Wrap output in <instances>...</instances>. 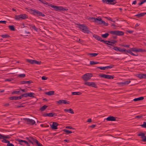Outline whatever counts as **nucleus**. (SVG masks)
Listing matches in <instances>:
<instances>
[{
  "label": "nucleus",
  "mask_w": 146,
  "mask_h": 146,
  "mask_svg": "<svg viewBox=\"0 0 146 146\" xmlns=\"http://www.w3.org/2000/svg\"><path fill=\"white\" fill-rule=\"evenodd\" d=\"M38 1H40L44 5H48L49 6H50L51 7L53 8L54 10L56 11H58V10H63V9L62 7L61 6H58L56 5H53L52 4H49L48 3L45 1L42 0H38Z\"/></svg>",
  "instance_id": "1"
},
{
  "label": "nucleus",
  "mask_w": 146,
  "mask_h": 146,
  "mask_svg": "<svg viewBox=\"0 0 146 146\" xmlns=\"http://www.w3.org/2000/svg\"><path fill=\"white\" fill-rule=\"evenodd\" d=\"M29 12H30L31 14L35 15L40 16L42 17H44L45 16L44 14L36 9L33 10L30 9L29 10Z\"/></svg>",
  "instance_id": "2"
},
{
  "label": "nucleus",
  "mask_w": 146,
  "mask_h": 146,
  "mask_svg": "<svg viewBox=\"0 0 146 146\" xmlns=\"http://www.w3.org/2000/svg\"><path fill=\"white\" fill-rule=\"evenodd\" d=\"M78 28L84 33L87 34H89L90 33V32L88 30L86 26L80 24H78Z\"/></svg>",
  "instance_id": "3"
},
{
  "label": "nucleus",
  "mask_w": 146,
  "mask_h": 146,
  "mask_svg": "<svg viewBox=\"0 0 146 146\" xmlns=\"http://www.w3.org/2000/svg\"><path fill=\"white\" fill-rule=\"evenodd\" d=\"M90 19H94V21L97 24L102 25V23L101 22L103 21L101 18L98 17L96 18L90 17Z\"/></svg>",
  "instance_id": "4"
},
{
  "label": "nucleus",
  "mask_w": 146,
  "mask_h": 146,
  "mask_svg": "<svg viewBox=\"0 0 146 146\" xmlns=\"http://www.w3.org/2000/svg\"><path fill=\"white\" fill-rule=\"evenodd\" d=\"M110 33L112 34L117 36H122L124 35V33L122 31H110Z\"/></svg>",
  "instance_id": "5"
},
{
  "label": "nucleus",
  "mask_w": 146,
  "mask_h": 146,
  "mask_svg": "<svg viewBox=\"0 0 146 146\" xmlns=\"http://www.w3.org/2000/svg\"><path fill=\"white\" fill-rule=\"evenodd\" d=\"M23 120L27 123L29 125H33L35 123V121L32 119L29 118H24Z\"/></svg>",
  "instance_id": "6"
},
{
  "label": "nucleus",
  "mask_w": 146,
  "mask_h": 146,
  "mask_svg": "<svg viewBox=\"0 0 146 146\" xmlns=\"http://www.w3.org/2000/svg\"><path fill=\"white\" fill-rule=\"evenodd\" d=\"M92 76V74L91 73H86L83 76V79L84 81H87L90 79L91 78Z\"/></svg>",
  "instance_id": "7"
},
{
  "label": "nucleus",
  "mask_w": 146,
  "mask_h": 146,
  "mask_svg": "<svg viewBox=\"0 0 146 146\" xmlns=\"http://www.w3.org/2000/svg\"><path fill=\"white\" fill-rule=\"evenodd\" d=\"M99 76L101 77L110 79H113L114 78V75H106L104 74H100L99 75Z\"/></svg>",
  "instance_id": "8"
},
{
  "label": "nucleus",
  "mask_w": 146,
  "mask_h": 146,
  "mask_svg": "<svg viewBox=\"0 0 146 146\" xmlns=\"http://www.w3.org/2000/svg\"><path fill=\"white\" fill-rule=\"evenodd\" d=\"M115 0H102V2L104 3L114 5L117 3Z\"/></svg>",
  "instance_id": "9"
},
{
  "label": "nucleus",
  "mask_w": 146,
  "mask_h": 146,
  "mask_svg": "<svg viewBox=\"0 0 146 146\" xmlns=\"http://www.w3.org/2000/svg\"><path fill=\"white\" fill-rule=\"evenodd\" d=\"M84 84L89 86H91L95 88H96L97 87L95 83L94 82H86L84 83Z\"/></svg>",
  "instance_id": "10"
},
{
  "label": "nucleus",
  "mask_w": 146,
  "mask_h": 146,
  "mask_svg": "<svg viewBox=\"0 0 146 146\" xmlns=\"http://www.w3.org/2000/svg\"><path fill=\"white\" fill-rule=\"evenodd\" d=\"M138 136H141L142 138V141L143 142H146V136H145V134L141 132L137 135Z\"/></svg>",
  "instance_id": "11"
},
{
  "label": "nucleus",
  "mask_w": 146,
  "mask_h": 146,
  "mask_svg": "<svg viewBox=\"0 0 146 146\" xmlns=\"http://www.w3.org/2000/svg\"><path fill=\"white\" fill-rule=\"evenodd\" d=\"M57 103L59 104H69V101H67L65 100H60L59 101L56 102Z\"/></svg>",
  "instance_id": "12"
},
{
  "label": "nucleus",
  "mask_w": 146,
  "mask_h": 146,
  "mask_svg": "<svg viewBox=\"0 0 146 146\" xmlns=\"http://www.w3.org/2000/svg\"><path fill=\"white\" fill-rule=\"evenodd\" d=\"M58 123L56 122H53L52 125H50V126L53 129H57V126H58Z\"/></svg>",
  "instance_id": "13"
},
{
  "label": "nucleus",
  "mask_w": 146,
  "mask_h": 146,
  "mask_svg": "<svg viewBox=\"0 0 146 146\" xmlns=\"http://www.w3.org/2000/svg\"><path fill=\"white\" fill-rule=\"evenodd\" d=\"M44 115L45 117L48 116L49 117H52L53 116H55L57 115L56 113L54 112H52L50 113H47Z\"/></svg>",
  "instance_id": "14"
},
{
  "label": "nucleus",
  "mask_w": 146,
  "mask_h": 146,
  "mask_svg": "<svg viewBox=\"0 0 146 146\" xmlns=\"http://www.w3.org/2000/svg\"><path fill=\"white\" fill-rule=\"evenodd\" d=\"M14 18L17 21L23 20L21 14L19 15H15Z\"/></svg>",
  "instance_id": "15"
},
{
  "label": "nucleus",
  "mask_w": 146,
  "mask_h": 146,
  "mask_svg": "<svg viewBox=\"0 0 146 146\" xmlns=\"http://www.w3.org/2000/svg\"><path fill=\"white\" fill-rule=\"evenodd\" d=\"M115 118L113 116H110L108 117L106 119L108 121H115Z\"/></svg>",
  "instance_id": "16"
},
{
  "label": "nucleus",
  "mask_w": 146,
  "mask_h": 146,
  "mask_svg": "<svg viewBox=\"0 0 146 146\" xmlns=\"http://www.w3.org/2000/svg\"><path fill=\"white\" fill-rule=\"evenodd\" d=\"M21 98V96H12L10 98L11 100H17Z\"/></svg>",
  "instance_id": "17"
},
{
  "label": "nucleus",
  "mask_w": 146,
  "mask_h": 146,
  "mask_svg": "<svg viewBox=\"0 0 146 146\" xmlns=\"http://www.w3.org/2000/svg\"><path fill=\"white\" fill-rule=\"evenodd\" d=\"M94 37L96 39V40L100 41L101 42L104 41V40L102 39V38L100 37L97 35H96Z\"/></svg>",
  "instance_id": "18"
},
{
  "label": "nucleus",
  "mask_w": 146,
  "mask_h": 146,
  "mask_svg": "<svg viewBox=\"0 0 146 146\" xmlns=\"http://www.w3.org/2000/svg\"><path fill=\"white\" fill-rule=\"evenodd\" d=\"M54 93V91H50L48 92H46L45 93V94L48 96H51L53 95Z\"/></svg>",
  "instance_id": "19"
},
{
  "label": "nucleus",
  "mask_w": 146,
  "mask_h": 146,
  "mask_svg": "<svg viewBox=\"0 0 146 146\" xmlns=\"http://www.w3.org/2000/svg\"><path fill=\"white\" fill-rule=\"evenodd\" d=\"M64 111L66 112H68L72 114H74V112L72 109L70 108L69 109H64Z\"/></svg>",
  "instance_id": "20"
},
{
  "label": "nucleus",
  "mask_w": 146,
  "mask_h": 146,
  "mask_svg": "<svg viewBox=\"0 0 146 146\" xmlns=\"http://www.w3.org/2000/svg\"><path fill=\"white\" fill-rule=\"evenodd\" d=\"M138 76L140 79L146 78V74H139Z\"/></svg>",
  "instance_id": "21"
},
{
  "label": "nucleus",
  "mask_w": 146,
  "mask_h": 146,
  "mask_svg": "<svg viewBox=\"0 0 146 146\" xmlns=\"http://www.w3.org/2000/svg\"><path fill=\"white\" fill-rule=\"evenodd\" d=\"M33 82L31 80H29V81H22L21 82V84H30Z\"/></svg>",
  "instance_id": "22"
},
{
  "label": "nucleus",
  "mask_w": 146,
  "mask_h": 146,
  "mask_svg": "<svg viewBox=\"0 0 146 146\" xmlns=\"http://www.w3.org/2000/svg\"><path fill=\"white\" fill-rule=\"evenodd\" d=\"M146 14V13H141L139 14H138L136 15V16L138 18L140 17H143Z\"/></svg>",
  "instance_id": "23"
},
{
  "label": "nucleus",
  "mask_w": 146,
  "mask_h": 146,
  "mask_svg": "<svg viewBox=\"0 0 146 146\" xmlns=\"http://www.w3.org/2000/svg\"><path fill=\"white\" fill-rule=\"evenodd\" d=\"M35 60H32V59H26L27 61L31 64H34L35 62Z\"/></svg>",
  "instance_id": "24"
},
{
  "label": "nucleus",
  "mask_w": 146,
  "mask_h": 146,
  "mask_svg": "<svg viewBox=\"0 0 146 146\" xmlns=\"http://www.w3.org/2000/svg\"><path fill=\"white\" fill-rule=\"evenodd\" d=\"M143 99L144 97H141L137 98H135L133 99V100L135 102H136L139 100H143Z\"/></svg>",
  "instance_id": "25"
},
{
  "label": "nucleus",
  "mask_w": 146,
  "mask_h": 146,
  "mask_svg": "<svg viewBox=\"0 0 146 146\" xmlns=\"http://www.w3.org/2000/svg\"><path fill=\"white\" fill-rule=\"evenodd\" d=\"M10 138V136L9 135H2V136L1 137L0 139H9Z\"/></svg>",
  "instance_id": "26"
},
{
  "label": "nucleus",
  "mask_w": 146,
  "mask_h": 146,
  "mask_svg": "<svg viewBox=\"0 0 146 146\" xmlns=\"http://www.w3.org/2000/svg\"><path fill=\"white\" fill-rule=\"evenodd\" d=\"M47 107L48 106L46 105H44L42 107L40 108V110L41 111H43L45 110Z\"/></svg>",
  "instance_id": "27"
},
{
  "label": "nucleus",
  "mask_w": 146,
  "mask_h": 146,
  "mask_svg": "<svg viewBox=\"0 0 146 146\" xmlns=\"http://www.w3.org/2000/svg\"><path fill=\"white\" fill-rule=\"evenodd\" d=\"M2 38H7L10 37V36L8 34H5L4 35H0Z\"/></svg>",
  "instance_id": "28"
},
{
  "label": "nucleus",
  "mask_w": 146,
  "mask_h": 146,
  "mask_svg": "<svg viewBox=\"0 0 146 146\" xmlns=\"http://www.w3.org/2000/svg\"><path fill=\"white\" fill-rule=\"evenodd\" d=\"M23 19H25L28 18V15L26 14H21Z\"/></svg>",
  "instance_id": "29"
},
{
  "label": "nucleus",
  "mask_w": 146,
  "mask_h": 146,
  "mask_svg": "<svg viewBox=\"0 0 146 146\" xmlns=\"http://www.w3.org/2000/svg\"><path fill=\"white\" fill-rule=\"evenodd\" d=\"M34 95H35V94L31 92L30 93H27L28 97L29 96L30 97L35 98V97L34 96Z\"/></svg>",
  "instance_id": "30"
},
{
  "label": "nucleus",
  "mask_w": 146,
  "mask_h": 146,
  "mask_svg": "<svg viewBox=\"0 0 146 146\" xmlns=\"http://www.w3.org/2000/svg\"><path fill=\"white\" fill-rule=\"evenodd\" d=\"M30 27L34 29L35 31H37L38 29L36 27L35 25H30Z\"/></svg>",
  "instance_id": "31"
},
{
  "label": "nucleus",
  "mask_w": 146,
  "mask_h": 146,
  "mask_svg": "<svg viewBox=\"0 0 146 146\" xmlns=\"http://www.w3.org/2000/svg\"><path fill=\"white\" fill-rule=\"evenodd\" d=\"M109 35V33H107L104 34L102 35L101 36L104 38H106Z\"/></svg>",
  "instance_id": "32"
},
{
  "label": "nucleus",
  "mask_w": 146,
  "mask_h": 146,
  "mask_svg": "<svg viewBox=\"0 0 146 146\" xmlns=\"http://www.w3.org/2000/svg\"><path fill=\"white\" fill-rule=\"evenodd\" d=\"M137 52H146V50L144 49L137 48Z\"/></svg>",
  "instance_id": "33"
},
{
  "label": "nucleus",
  "mask_w": 146,
  "mask_h": 146,
  "mask_svg": "<svg viewBox=\"0 0 146 146\" xmlns=\"http://www.w3.org/2000/svg\"><path fill=\"white\" fill-rule=\"evenodd\" d=\"M81 93L80 92H72V95H79L81 94Z\"/></svg>",
  "instance_id": "34"
},
{
  "label": "nucleus",
  "mask_w": 146,
  "mask_h": 146,
  "mask_svg": "<svg viewBox=\"0 0 146 146\" xmlns=\"http://www.w3.org/2000/svg\"><path fill=\"white\" fill-rule=\"evenodd\" d=\"M9 29L11 31H15V29L13 25H10L8 26Z\"/></svg>",
  "instance_id": "35"
},
{
  "label": "nucleus",
  "mask_w": 146,
  "mask_h": 146,
  "mask_svg": "<svg viewBox=\"0 0 146 146\" xmlns=\"http://www.w3.org/2000/svg\"><path fill=\"white\" fill-rule=\"evenodd\" d=\"M62 131H64L66 132V133L67 134H69L70 133H72V131L68 130H67L65 129H64L62 130Z\"/></svg>",
  "instance_id": "36"
},
{
  "label": "nucleus",
  "mask_w": 146,
  "mask_h": 146,
  "mask_svg": "<svg viewBox=\"0 0 146 146\" xmlns=\"http://www.w3.org/2000/svg\"><path fill=\"white\" fill-rule=\"evenodd\" d=\"M131 82L130 81H126L124 82H121L120 84H128Z\"/></svg>",
  "instance_id": "37"
},
{
  "label": "nucleus",
  "mask_w": 146,
  "mask_h": 146,
  "mask_svg": "<svg viewBox=\"0 0 146 146\" xmlns=\"http://www.w3.org/2000/svg\"><path fill=\"white\" fill-rule=\"evenodd\" d=\"M99 63V62H95L93 60L90 61V64L91 65H94L96 64H98Z\"/></svg>",
  "instance_id": "38"
},
{
  "label": "nucleus",
  "mask_w": 146,
  "mask_h": 146,
  "mask_svg": "<svg viewBox=\"0 0 146 146\" xmlns=\"http://www.w3.org/2000/svg\"><path fill=\"white\" fill-rule=\"evenodd\" d=\"M137 48L133 47L131 48L130 50H131V51H132L133 52H137Z\"/></svg>",
  "instance_id": "39"
},
{
  "label": "nucleus",
  "mask_w": 146,
  "mask_h": 146,
  "mask_svg": "<svg viewBox=\"0 0 146 146\" xmlns=\"http://www.w3.org/2000/svg\"><path fill=\"white\" fill-rule=\"evenodd\" d=\"M128 53H129L130 54L134 56H138V54H135L133 53L131 51V50H129V51H128Z\"/></svg>",
  "instance_id": "40"
},
{
  "label": "nucleus",
  "mask_w": 146,
  "mask_h": 146,
  "mask_svg": "<svg viewBox=\"0 0 146 146\" xmlns=\"http://www.w3.org/2000/svg\"><path fill=\"white\" fill-rule=\"evenodd\" d=\"M98 53H90L88 54L91 55L92 56H95L98 55Z\"/></svg>",
  "instance_id": "41"
},
{
  "label": "nucleus",
  "mask_w": 146,
  "mask_h": 146,
  "mask_svg": "<svg viewBox=\"0 0 146 146\" xmlns=\"http://www.w3.org/2000/svg\"><path fill=\"white\" fill-rule=\"evenodd\" d=\"M35 143H36L37 146H43L42 145L40 144L37 140L36 141V142Z\"/></svg>",
  "instance_id": "42"
},
{
  "label": "nucleus",
  "mask_w": 146,
  "mask_h": 146,
  "mask_svg": "<svg viewBox=\"0 0 146 146\" xmlns=\"http://www.w3.org/2000/svg\"><path fill=\"white\" fill-rule=\"evenodd\" d=\"M18 76L21 78H24L25 76V75L24 74H21L19 75Z\"/></svg>",
  "instance_id": "43"
},
{
  "label": "nucleus",
  "mask_w": 146,
  "mask_h": 146,
  "mask_svg": "<svg viewBox=\"0 0 146 146\" xmlns=\"http://www.w3.org/2000/svg\"><path fill=\"white\" fill-rule=\"evenodd\" d=\"M21 96V98L23 97H28L27 93L22 94Z\"/></svg>",
  "instance_id": "44"
},
{
  "label": "nucleus",
  "mask_w": 146,
  "mask_h": 146,
  "mask_svg": "<svg viewBox=\"0 0 146 146\" xmlns=\"http://www.w3.org/2000/svg\"><path fill=\"white\" fill-rule=\"evenodd\" d=\"M41 62L40 61H37L36 60H35V64H41Z\"/></svg>",
  "instance_id": "45"
},
{
  "label": "nucleus",
  "mask_w": 146,
  "mask_h": 146,
  "mask_svg": "<svg viewBox=\"0 0 146 146\" xmlns=\"http://www.w3.org/2000/svg\"><path fill=\"white\" fill-rule=\"evenodd\" d=\"M2 141L3 142V143H7V144L9 143L10 142V141H8V140H7L5 139H3L2 140Z\"/></svg>",
  "instance_id": "46"
},
{
  "label": "nucleus",
  "mask_w": 146,
  "mask_h": 146,
  "mask_svg": "<svg viewBox=\"0 0 146 146\" xmlns=\"http://www.w3.org/2000/svg\"><path fill=\"white\" fill-rule=\"evenodd\" d=\"M113 66H114L113 65H110V66H106V69L111 68H113Z\"/></svg>",
  "instance_id": "47"
},
{
  "label": "nucleus",
  "mask_w": 146,
  "mask_h": 146,
  "mask_svg": "<svg viewBox=\"0 0 146 146\" xmlns=\"http://www.w3.org/2000/svg\"><path fill=\"white\" fill-rule=\"evenodd\" d=\"M97 68H99V69H100L101 70H104L106 69V66H105V67H100V66L98 67Z\"/></svg>",
  "instance_id": "48"
},
{
  "label": "nucleus",
  "mask_w": 146,
  "mask_h": 146,
  "mask_svg": "<svg viewBox=\"0 0 146 146\" xmlns=\"http://www.w3.org/2000/svg\"><path fill=\"white\" fill-rule=\"evenodd\" d=\"M141 126L143 127L146 128V122L145 121L144 122L143 124L141 125Z\"/></svg>",
  "instance_id": "49"
},
{
  "label": "nucleus",
  "mask_w": 146,
  "mask_h": 146,
  "mask_svg": "<svg viewBox=\"0 0 146 146\" xmlns=\"http://www.w3.org/2000/svg\"><path fill=\"white\" fill-rule=\"evenodd\" d=\"M105 18H106V19H108V20H109L110 21H112V22H114V21H113V19L112 18H111L110 17H105Z\"/></svg>",
  "instance_id": "50"
},
{
  "label": "nucleus",
  "mask_w": 146,
  "mask_h": 146,
  "mask_svg": "<svg viewBox=\"0 0 146 146\" xmlns=\"http://www.w3.org/2000/svg\"><path fill=\"white\" fill-rule=\"evenodd\" d=\"M19 92H20V91H14L12 93V94H17L19 93Z\"/></svg>",
  "instance_id": "51"
},
{
  "label": "nucleus",
  "mask_w": 146,
  "mask_h": 146,
  "mask_svg": "<svg viewBox=\"0 0 146 146\" xmlns=\"http://www.w3.org/2000/svg\"><path fill=\"white\" fill-rule=\"evenodd\" d=\"M113 49L114 50L118 51V47L117 46H114L113 48Z\"/></svg>",
  "instance_id": "52"
},
{
  "label": "nucleus",
  "mask_w": 146,
  "mask_h": 146,
  "mask_svg": "<svg viewBox=\"0 0 146 146\" xmlns=\"http://www.w3.org/2000/svg\"><path fill=\"white\" fill-rule=\"evenodd\" d=\"M112 42V43L113 45L115 43H116L117 42V41L116 40H111V41H110Z\"/></svg>",
  "instance_id": "53"
},
{
  "label": "nucleus",
  "mask_w": 146,
  "mask_h": 146,
  "mask_svg": "<svg viewBox=\"0 0 146 146\" xmlns=\"http://www.w3.org/2000/svg\"><path fill=\"white\" fill-rule=\"evenodd\" d=\"M102 23V24H103L104 25H105L106 26H107L108 25V24L106 23L104 21L101 22Z\"/></svg>",
  "instance_id": "54"
},
{
  "label": "nucleus",
  "mask_w": 146,
  "mask_h": 146,
  "mask_svg": "<svg viewBox=\"0 0 146 146\" xmlns=\"http://www.w3.org/2000/svg\"><path fill=\"white\" fill-rule=\"evenodd\" d=\"M121 45L125 47H126L127 48H129V45H125L124 44H121Z\"/></svg>",
  "instance_id": "55"
},
{
  "label": "nucleus",
  "mask_w": 146,
  "mask_h": 146,
  "mask_svg": "<svg viewBox=\"0 0 146 146\" xmlns=\"http://www.w3.org/2000/svg\"><path fill=\"white\" fill-rule=\"evenodd\" d=\"M123 52H125V54H127V53H128V51L129 50H126L125 49L123 48Z\"/></svg>",
  "instance_id": "56"
},
{
  "label": "nucleus",
  "mask_w": 146,
  "mask_h": 146,
  "mask_svg": "<svg viewBox=\"0 0 146 146\" xmlns=\"http://www.w3.org/2000/svg\"><path fill=\"white\" fill-rule=\"evenodd\" d=\"M13 80V79L12 78H10V79H6L5 80V81H8V82H11V81Z\"/></svg>",
  "instance_id": "57"
},
{
  "label": "nucleus",
  "mask_w": 146,
  "mask_h": 146,
  "mask_svg": "<svg viewBox=\"0 0 146 146\" xmlns=\"http://www.w3.org/2000/svg\"><path fill=\"white\" fill-rule=\"evenodd\" d=\"M47 77L44 76H42V80H46L47 79Z\"/></svg>",
  "instance_id": "58"
},
{
  "label": "nucleus",
  "mask_w": 146,
  "mask_h": 146,
  "mask_svg": "<svg viewBox=\"0 0 146 146\" xmlns=\"http://www.w3.org/2000/svg\"><path fill=\"white\" fill-rule=\"evenodd\" d=\"M142 115H138L135 117V118H140L142 117Z\"/></svg>",
  "instance_id": "59"
},
{
  "label": "nucleus",
  "mask_w": 146,
  "mask_h": 146,
  "mask_svg": "<svg viewBox=\"0 0 146 146\" xmlns=\"http://www.w3.org/2000/svg\"><path fill=\"white\" fill-rule=\"evenodd\" d=\"M24 143H25V144H26L27 146H30L29 144L28 143V142L27 141H25Z\"/></svg>",
  "instance_id": "60"
},
{
  "label": "nucleus",
  "mask_w": 146,
  "mask_h": 146,
  "mask_svg": "<svg viewBox=\"0 0 146 146\" xmlns=\"http://www.w3.org/2000/svg\"><path fill=\"white\" fill-rule=\"evenodd\" d=\"M109 41L108 40L105 41L104 40V41L102 42L108 45L109 42H109Z\"/></svg>",
  "instance_id": "61"
},
{
  "label": "nucleus",
  "mask_w": 146,
  "mask_h": 146,
  "mask_svg": "<svg viewBox=\"0 0 146 146\" xmlns=\"http://www.w3.org/2000/svg\"><path fill=\"white\" fill-rule=\"evenodd\" d=\"M7 23V21H0V23H2L4 24H6Z\"/></svg>",
  "instance_id": "62"
},
{
  "label": "nucleus",
  "mask_w": 146,
  "mask_h": 146,
  "mask_svg": "<svg viewBox=\"0 0 146 146\" xmlns=\"http://www.w3.org/2000/svg\"><path fill=\"white\" fill-rule=\"evenodd\" d=\"M144 3V2L143 1V0H142L141 1V2L140 3H138V4L139 5H140L142 4H143Z\"/></svg>",
  "instance_id": "63"
},
{
  "label": "nucleus",
  "mask_w": 146,
  "mask_h": 146,
  "mask_svg": "<svg viewBox=\"0 0 146 146\" xmlns=\"http://www.w3.org/2000/svg\"><path fill=\"white\" fill-rule=\"evenodd\" d=\"M7 146H14V145L13 144L10 143L9 142V143L7 144Z\"/></svg>",
  "instance_id": "64"
}]
</instances>
